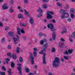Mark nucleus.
<instances>
[{
  "mask_svg": "<svg viewBox=\"0 0 75 75\" xmlns=\"http://www.w3.org/2000/svg\"><path fill=\"white\" fill-rule=\"evenodd\" d=\"M60 60L58 57H55L54 60L53 61L52 66L53 67H58L60 64Z\"/></svg>",
  "mask_w": 75,
  "mask_h": 75,
  "instance_id": "f257e3e1",
  "label": "nucleus"
},
{
  "mask_svg": "<svg viewBox=\"0 0 75 75\" xmlns=\"http://www.w3.org/2000/svg\"><path fill=\"white\" fill-rule=\"evenodd\" d=\"M60 13L61 14V18H67L69 17V14L68 13L66 12L65 10L64 9H61L60 11Z\"/></svg>",
  "mask_w": 75,
  "mask_h": 75,
  "instance_id": "f03ea898",
  "label": "nucleus"
},
{
  "mask_svg": "<svg viewBox=\"0 0 75 75\" xmlns=\"http://www.w3.org/2000/svg\"><path fill=\"white\" fill-rule=\"evenodd\" d=\"M30 56L29 57V61H31V64H34V57L33 56V54L31 52L30 53Z\"/></svg>",
  "mask_w": 75,
  "mask_h": 75,
  "instance_id": "7ed1b4c3",
  "label": "nucleus"
},
{
  "mask_svg": "<svg viewBox=\"0 0 75 75\" xmlns=\"http://www.w3.org/2000/svg\"><path fill=\"white\" fill-rule=\"evenodd\" d=\"M47 27L48 28H50L52 31H54L55 30V29L54 28V25L52 24H50L47 25Z\"/></svg>",
  "mask_w": 75,
  "mask_h": 75,
  "instance_id": "20e7f679",
  "label": "nucleus"
},
{
  "mask_svg": "<svg viewBox=\"0 0 75 75\" xmlns=\"http://www.w3.org/2000/svg\"><path fill=\"white\" fill-rule=\"evenodd\" d=\"M16 37H17V38H15L14 36L13 38L15 44H17V41L18 40V39L19 38V37H18V35H17Z\"/></svg>",
  "mask_w": 75,
  "mask_h": 75,
  "instance_id": "39448f33",
  "label": "nucleus"
},
{
  "mask_svg": "<svg viewBox=\"0 0 75 75\" xmlns=\"http://www.w3.org/2000/svg\"><path fill=\"white\" fill-rule=\"evenodd\" d=\"M45 54H43V63L44 64H47V62L45 61Z\"/></svg>",
  "mask_w": 75,
  "mask_h": 75,
  "instance_id": "423d86ee",
  "label": "nucleus"
},
{
  "mask_svg": "<svg viewBox=\"0 0 75 75\" xmlns=\"http://www.w3.org/2000/svg\"><path fill=\"white\" fill-rule=\"evenodd\" d=\"M17 69H18V71H19V74L21 75H22L21 72V70H22V68L21 67H17Z\"/></svg>",
  "mask_w": 75,
  "mask_h": 75,
  "instance_id": "0eeeda50",
  "label": "nucleus"
},
{
  "mask_svg": "<svg viewBox=\"0 0 75 75\" xmlns=\"http://www.w3.org/2000/svg\"><path fill=\"white\" fill-rule=\"evenodd\" d=\"M24 11H25V14L28 16L29 17H30V13H29L28 12H27L25 9H24Z\"/></svg>",
  "mask_w": 75,
  "mask_h": 75,
  "instance_id": "6e6552de",
  "label": "nucleus"
},
{
  "mask_svg": "<svg viewBox=\"0 0 75 75\" xmlns=\"http://www.w3.org/2000/svg\"><path fill=\"white\" fill-rule=\"evenodd\" d=\"M14 33L12 31L9 32L8 33L9 35H10V36H11V37H13V38L14 37Z\"/></svg>",
  "mask_w": 75,
  "mask_h": 75,
  "instance_id": "1a4fd4ad",
  "label": "nucleus"
},
{
  "mask_svg": "<svg viewBox=\"0 0 75 75\" xmlns=\"http://www.w3.org/2000/svg\"><path fill=\"white\" fill-rule=\"evenodd\" d=\"M47 18L48 19H51L52 18V15L49 13H47Z\"/></svg>",
  "mask_w": 75,
  "mask_h": 75,
  "instance_id": "9d476101",
  "label": "nucleus"
},
{
  "mask_svg": "<svg viewBox=\"0 0 75 75\" xmlns=\"http://www.w3.org/2000/svg\"><path fill=\"white\" fill-rule=\"evenodd\" d=\"M2 8L3 10H6V9H8V7L7 6L6 4H4L2 7Z\"/></svg>",
  "mask_w": 75,
  "mask_h": 75,
  "instance_id": "9b49d317",
  "label": "nucleus"
},
{
  "mask_svg": "<svg viewBox=\"0 0 75 75\" xmlns=\"http://www.w3.org/2000/svg\"><path fill=\"white\" fill-rule=\"evenodd\" d=\"M45 51H46V49L44 48V49L41 50V52H40L39 53V54H44V52H45Z\"/></svg>",
  "mask_w": 75,
  "mask_h": 75,
  "instance_id": "f8f14e48",
  "label": "nucleus"
},
{
  "mask_svg": "<svg viewBox=\"0 0 75 75\" xmlns=\"http://www.w3.org/2000/svg\"><path fill=\"white\" fill-rule=\"evenodd\" d=\"M56 36V35H55V33L54 32L52 33V37L54 40H55V37Z\"/></svg>",
  "mask_w": 75,
  "mask_h": 75,
  "instance_id": "ddd939ff",
  "label": "nucleus"
},
{
  "mask_svg": "<svg viewBox=\"0 0 75 75\" xmlns=\"http://www.w3.org/2000/svg\"><path fill=\"white\" fill-rule=\"evenodd\" d=\"M59 46L60 48H62V47L64 46V43L61 42H60Z\"/></svg>",
  "mask_w": 75,
  "mask_h": 75,
  "instance_id": "4468645a",
  "label": "nucleus"
},
{
  "mask_svg": "<svg viewBox=\"0 0 75 75\" xmlns=\"http://www.w3.org/2000/svg\"><path fill=\"white\" fill-rule=\"evenodd\" d=\"M25 71L27 73H29L30 72V69H28V68H27V67H25Z\"/></svg>",
  "mask_w": 75,
  "mask_h": 75,
  "instance_id": "2eb2a0df",
  "label": "nucleus"
},
{
  "mask_svg": "<svg viewBox=\"0 0 75 75\" xmlns=\"http://www.w3.org/2000/svg\"><path fill=\"white\" fill-rule=\"evenodd\" d=\"M70 12L71 14H74V13H75V9H73L72 8L71 9H70Z\"/></svg>",
  "mask_w": 75,
  "mask_h": 75,
  "instance_id": "dca6fc26",
  "label": "nucleus"
},
{
  "mask_svg": "<svg viewBox=\"0 0 75 75\" xmlns=\"http://www.w3.org/2000/svg\"><path fill=\"white\" fill-rule=\"evenodd\" d=\"M12 57L13 59H17V55L16 54H13L12 55Z\"/></svg>",
  "mask_w": 75,
  "mask_h": 75,
  "instance_id": "f3484780",
  "label": "nucleus"
},
{
  "mask_svg": "<svg viewBox=\"0 0 75 75\" xmlns=\"http://www.w3.org/2000/svg\"><path fill=\"white\" fill-rule=\"evenodd\" d=\"M48 44H46L43 45V46L44 47V49H45V50H47V49L48 46Z\"/></svg>",
  "mask_w": 75,
  "mask_h": 75,
  "instance_id": "a211bd4d",
  "label": "nucleus"
},
{
  "mask_svg": "<svg viewBox=\"0 0 75 75\" xmlns=\"http://www.w3.org/2000/svg\"><path fill=\"white\" fill-rule=\"evenodd\" d=\"M15 66V64L14 63V62H11V68H14Z\"/></svg>",
  "mask_w": 75,
  "mask_h": 75,
  "instance_id": "6ab92c4d",
  "label": "nucleus"
},
{
  "mask_svg": "<svg viewBox=\"0 0 75 75\" xmlns=\"http://www.w3.org/2000/svg\"><path fill=\"white\" fill-rule=\"evenodd\" d=\"M34 20L32 18H30V19L29 20V22H30V24H34Z\"/></svg>",
  "mask_w": 75,
  "mask_h": 75,
  "instance_id": "aec40b11",
  "label": "nucleus"
},
{
  "mask_svg": "<svg viewBox=\"0 0 75 75\" xmlns=\"http://www.w3.org/2000/svg\"><path fill=\"white\" fill-rule=\"evenodd\" d=\"M18 18H23V19L24 18L23 17V16L21 14H19L18 15Z\"/></svg>",
  "mask_w": 75,
  "mask_h": 75,
  "instance_id": "412c9836",
  "label": "nucleus"
},
{
  "mask_svg": "<svg viewBox=\"0 0 75 75\" xmlns=\"http://www.w3.org/2000/svg\"><path fill=\"white\" fill-rule=\"evenodd\" d=\"M71 37H72V38H75V32H73L71 35Z\"/></svg>",
  "mask_w": 75,
  "mask_h": 75,
  "instance_id": "4be33fe9",
  "label": "nucleus"
},
{
  "mask_svg": "<svg viewBox=\"0 0 75 75\" xmlns=\"http://www.w3.org/2000/svg\"><path fill=\"white\" fill-rule=\"evenodd\" d=\"M72 52H73V49H69L68 50V52H69V54H71L72 53Z\"/></svg>",
  "mask_w": 75,
  "mask_h": 75,
  "instance_id": "5701e85b",
  "label": "nucleus"
},
{
  "mask_svg": "<svg viewBox=\"0 0 75 75\" xmlns=\"http://www.w3.org/2000/svg\"><path fill=\"white\" fill-rule=\"evenodd\" d=\"M9 12L10 13H13L14 12V10L13 9L12 7H11L9 8Z\"/></svg>",
  "mask_w": 75,
  "mask_h": 75,
  "instance_id": "b1692460",
  "label": "nucleus"
},
{
  "mask_svg": "<svg viewBox=\"0 0 75 75\" xmlns=\"http://www.w3.org/2000/svg\"><path fill=\"white\" fill-rule=\"evenodd\" d=\"M37 11H38V12H39L40 13H42V11H43L42 10V9H41V8H39L37 10Z\"/></svg>",
  "mask_w": 75,
  "mask_h": 75,
  "instance_id": "393cba45",
  "label": "nucleus"
},
{
  "mask_svg": "<svg viewBox=\"0 0 75 75\" xmlns=\"http://www.w3.org/2000/svg\"><path fill=\"white\" fill-rule=\"evenodd\" d=\"M19 49H20V47H17L16 51L17 53H20Z\"/></svg>",
  "mask_w": 75,
  "mask_h": 75,
  "instance_id": "a878e982",
  "label": "nucleus"
},
{
  "mask_svg": "<svg viewBox=\"0 0 75 75\" xmlns=\"http://www.w3.org/2000/svg\"><path fill=\"white\" fill-rule=\"evenodd\" d=\"M25 25H26V24L25 23H23L20 24V26L21 27H22V26L25 27Z\"/></svg>",
  "mask_w": 75,
  "mask_h": 75,
  "instance_id": "bb28decb",
  "label": "nucleus"
},
{
  "mask_svg": "<svg viewBox=\"0 0 75 75\" xmlns=\"http://www.w3.org/2000/svg\"><path fill=\"white\" fill-rule=\"evenodd\" d=\"M6 61V63H7V64H8V62L10 61V59L9 58H6L5 59Z\"/></svg>",
  "mask_w": 75,
  "mask_h": 75,
  "instance_id": "cd10ccee",
  "label": "nucleus"
},
{
  "mask_svg": "<svg viewBox=\"0 0 75 75\" xmlns=\"http://www.w3.org/2000/svg\"><path fill=\"white\" fill-rule=\"evenodd\" d=\"M24 30V28H22L21 29V32L22 34H24L25 33V31Z\"/></svg>",
  "mask_w": 75,
  "mask_h": 75,
  "instance_id": "c85d7f7f",
  "label": "nucleus"
},
{
  "mask_svg": "<svg viewBox=\"0 0 75 75\" xmlns=\"http://www.w3.org/2000/svg\"><path fill=\"white\" fill-rule=\"evenodd\" d=\"M47 13L49 14H52V15H54V12L52 11H47Z\"/></svg>",
  "mask_w": 75,
  "mask_h": 75,
  "instance_id": "c756f323",
  "label": "nucleus"
},
{
  "mask_svg": "<svg viewBox=\"0 0 75 75\" xmlns=\"http://www.w3.org/2000/svg\"><path fill=\"white\" fill-rule=\"evenodd\" d=\"M0 74L1 75H5L6 73L4 72L0 71Z\"/></svg>",
  "mask_w": 75,
  "mask_h": 75,
  "instance_id": "7c9ffc66",
  "label": "nucleus"
},
{
  "mask_svg": "<svg viewBox=\"0 0 75 75\" xmlns=\"http://www.w3.org/2000/svg\"><path fill=\"white\" fill-rule=\"evenodd\" d=\"M40 45H44V41L43 40H41L40 42Z\"/></svg>",
  "mask_w": 75,
  "mask_h": 75,
  "instance_id": "2f4dec72",
  "label": "nucleus"
},
{
  "mask_svg": "<svg viewBox=\"0 0 75 75\" xmlns=\"http://www.w3.org/2000/svg\"><path fill=\"white\" fill-rule=\"evenodd\" d=\"M4 41H5V38L4 37H3L2 38V40H1V42L3 43L4 42Z\"/></svg>",
  "mask_w": 75,
  "mask_h": 75,
  "instance_id": "473e14b6",
  "label": "nucleus"
},
{
  "mask_svg": "<svg viewBox=\"0 0 75 75\" xmlns=\"http://www.w3.org/2000/svg\"><path fill=\"white\" fill-rule=\"evenodd\" d=\"M64 54H66V55H69V53L68 52V51H65L64 52Z\"/></svg>",
  "mask_w": 75,
  "mask_h": 75,
  "instance_id": "72a5a7b5",
  "label": "nucleus"
},
{
  "mask_svg": "<svg viewBox=\"0 0 75 75\" xmlns=\"http://www.w3.org/2000/svg\"><path fill=\"white\" fill-rule=\"evenodd\" d=\"M7 55L8 56H9L10 57H11V53H7Z\"/></svg>",
  "mask_w": 75,
  "mask_h": 75,
  "instance_id": "f704fd0d",
  "label": "nucleus"
},
{
  "mask_svg": "<svg viewBox=\"0 0 75 75\" xmlns=\"http://www.w3.org/2000/svg\"><path fill=\"white\" fill-rule=\"evenodd\" d=\"M57 5L59 7H61L62 6V4L58 2L57 3Z\"/></svg>",
  "mask_w": 75,
  "mask_h": 75,
  "instance_id": "c9c22d12",
  "label": "nucleus"
},
{
  "mask_svg": "<svg viewBox=\"0 0 75 75\" xmlns=\"http://www.w3.org/2000/svg\"><path fill=\"white\" fill-rule=\"evenodd\" d=\"M23 58L21 57H20L19 58V61L20 62H23Z\"/></svg>",
  "mask_w": 75,
  "mask_h": 75,
  "instance_id": "e433bc0d",
  "label": "nucleus"
},
{
  "mask_svg": "<svg viewBox=\"0 0 75 75\" xmlns=\"http://www.w3.org/2000/svg\"><path fill=\"white\" fill-rule=\"evenodd\" d=\"M63 58H64L65 59H67V60H68L69 59V58L68 57L66 56H64L63 57Z\"/></svg>",
  "mask_w": 75,
  "mask_h": 75,
  "instance_id": "4c0bfd02",
  "label": "nucleus"
},
{
  "mask_svg": "<svg viewBox=\"0 0 75 75\" xmlns=\"http://www.w3.org/2000/svg\"><path fill=\"white\" fill-rule=\"evenodd\" d=\"M8 50H11V46L10 45H9L8 46Z\"/></svg>",
  "mask_w": 75,
  "mask_h": 75,
  "instance_id": "58836bf2",
  "label": "nucleus"
},
{
  "mask_svg": "<svg viewBox=\"0 0 75 75\" xmlns=\"http://www.w3.org/2000/svg\"><path fill=\"white\" fill-rule=\"evenodd\" d=\"M69 40L70 42H73V40H72V38L71 37L69 38Z\"/></svg>",
  "mask_w": 75,
  "mask_h": 75,
  "instance_id": "ea45409f",
  "label": "nucleus"
},
{
  "mask_svg": "<svg viewBox=\"0 0 75 75\" xmlns=\"http://www.w3.org/2000/svg\"><path fill=\"white\" fill-rule=\"evenodd\" d=\"M1 69H2V70H4V71H6V68H5V67H4V66H2Z\"/></svg>",
  "mask_w": 75,
  "mask_h": 75,
  "instance_id": "a19ab883",
  "label": "nucleus"
},
{
  "mask_svg": "<svg viewBox=\"0 0 75 75\" xmlns=\"http://www.w3.org/2000/svg\"><path fill=\"white\" fill-rule=\"evenodd\" d=\"M17 31H20L21 30V29H20V28L18 27H17Z\"/></svg>",
  "mask_w": 75,
  "mask_h": 75,
  "instance_id": "79ce46f5",
  "label": "nucleus"
},
{
  "mask_svg": "<svg viewBox=\"0 0 75 75\" xmlns=\"http://www.w3.org/2000/svg\"><path fill=\"white\" fill-rule=\"evenodd\" d=\"M24 3H25V4H27L28 2V0H24Z\"/></svg>",
  "mask_w": 75,
  "mask_h": 75,
  "instance_id": "37998d69",
  "label": "nucleus"
},
{
  "mask_svg": "<svg viewBox=\"0 0 75 75\" xmlns=\"http://www.w3.org/2000/svg\"><path fill=\"white\" fill-rule=\"evenodd\" d=\"M71 17L72 18H74V15L73 13H71Z\"/></svg>",
  "mask_w": 75,
  "mask_h": 75,
  "instance_id": "c03bdc74",
  "label": "nucleus"
},
{
  "mask_svg": "<svg viewBox=\"0 0 75 75\" xmlns=\"http://www.w3.org/2000/svg\"><path fill=\"white\" fill-rule=\"evenodd\" d=\"M52 51L53 52H55V48H54V47L52 48Z\"/></svg>",
  "mask_w": 75,
  "mask_h": 75,
  "instance_id": "a18cd8bd",
  "label": "nucleus"
},
{
  "mask_svg": "<svg viewBox=\"0 0 75 75\" xmlns=\"http://www.w3.org/2000/svg\"><path fill=\"white\" fill-rule=\"evenodd\" d=\"M39 15L40 16L38 15L37 16H38V18H40V17H41V16H42V14L40 13L39 14Z\"/></svg>",
  "mask_w": 75,
  "mask_h": 75,
  "instance_id": "49530a36",
  "label": "nucleus"
},
{
  "mask_svg": "<svg viewBox=\"0 0 75 75\" xmlns=\"http://www.w3.org/2000/svg\"><path fill=\"white\" fill-rule=\"evenodd\" d=\"M33 54L35 57H36L37 56V52L36 51L34 52H33Z\"/></svg>",
  "mask_w": 75,
  "mask_h": 75,
  "instance_id": "de8ad7c7",
  "label": "nucleus"
},
{
  "mask_svg": "<svg viewBox=\"0 0 75 75\" xmlns=\"http://www.w3.org/2000/svg\"><path fill=\"white\" fill-rule=\"evenodd\" d=\"M8 73H11V69L10 68L9 69V71H8Z\"/></svg>",
  "mask_w": 75,
  "mask_h": 75,
  "instance_id": "09e8293b",
  "label": "nucleus"
},
{
  "mask_svg": "<svg viewBox=\"0 0 75 75\" xmlns=\"http://www.w3.org/2000/svg\"><path fill=\"white\" fill-rule=\"evenodd\" d=\"M67 20L69 22H71V19L69 18H67Z\"/></svg>",
  "mask_w": 75,
  "mask_h": 75,
  "instance_id": "8fccbe9b",
  "label": "nucleus"
},
{
  "mask_svg": "<svg viewBox=\"0 0 75 75\" xmlns=\"http://www.w3.org/2000/svg\"><path fill=\"white\" fill-rule=\"evenodd\" d=\"M43 2H45V3H48L49 1V0H43Z\"/></svg>",
  "mask_w": 75,
  "mask_h": 75,
  "instance_id": "3c124183",
  "label": "nucleus"
},
{
  "mask_svg": "<svg viewBox=\"0 0 75 75\" xmlns=\"http://www.w3.org/2000/svg\"><path fill=\"white\" fill-rule=\"evenodd\" d=\"M60 40L62 41H63V42L65 41V40H64V38H61L60 39Z\"/></svg>",
  "mask_w": 75,
  "mask_h": 75,
  "instance_id": "603ef678",
  "label": "nucleus"
},
{
  "mask_svg": "<svg viewBox=\"0 0 75 75\" xmlns=\"http://www.w3.org/2000/svg\"><path fill=\"white\" fill-rule=\"evenodd\" d=\"M23 38L25 41H26V40H27V37L26 36H23Z\"/></svg>",
  "mask_w": 75,
  "mask_h": 75,
  "instance_id": "864d4df0",
  "label": "nucleus"
},
{
  "mask_svg": "<svg viewBox=\"0 0 75 75\" xmlns=\"http://www.w3.org/2000/svg\"><path fill=\"white\" fill-rule=\"evenodd\" d=\"M39 35L40 37H42L43 36V34L41 33H39Z\"/></svg>",
  "mask_w": 75,
  "mask_h": 75,
  "instance_id": "5fc2aeb1",
  "label": "nucleus"
},
{
  "mask_svg": "<svg viewBox=\"0 0 75 75\" xmlns=\"http://www.w3.org/2000/svg\"><path fill=\"white\" fill-rule=\"evenodd\" d=\"M42 7L44 8H47V6H46V5H43Z\"/></svg>",
  "mask_w": 75,
  "mask_h": 75,
  "instance_id": "6e6d98bb",
  "label": "nucleus"
},
{
  "mask_svg": "<svg viewBox=\"0 0 75 75\" xmlns=\"http://www.w3.org/2000/svg\"><path fill=\"white\" fill-rule=\"evenodd\" d=\"M52 21V23H56V22H55V20L54 19H53Z\"/></svg>",
  "mask_w": 75,
  "mask_h": 75,
  "instance_id": "4d7b16f0",
  "label": "nucleus"
},
{
  "mask_svg": "<svg viewBox=\"0 0 75 75\" xmlns=\"http://www.w3.org/2000/svg\"><path fill=\"white\" fill-rule=\"evenodd\" d=\"M48 75H52V73L51 72H49L48 73Z\"/></svg>",
  "mask_w": 75,
  "mask_h": 75,
  "instance_id": "13d9d810",
  "label": "nucleus"
},
{
  "mask_svg": "<svg viewBox=\"0 0 75 75\" xmlns=\"http://www.w3.org/2000/svg\"><path fill=\"white\" fill-rule=\"evenodd\" d=\"M33 50L34 51H37L38 50L37 48L36 47L34 48L33 49Z\"/></svg>",
  "mask_w": 75,
  "mask_h": 75,
  "instance_id": "bf43d9fd",
  "label": "nucleus"
},
{
  "mask_svg": "<svg viewBox=\"0 0 75 75\" xmlns=\"http://www.w3.org/2000/svg\"><path fill=\"white\" fill-rule=\"evenodd\" d=\"M61 61H62V62H64V59H63L62 58H61Z\"/></svg>",
  "mask_w": 75,
  "mask_h": 75,
  "instance_id": "052dcab7",
  "label": "nucleus"
},
{
  "mask_svg": "<svg viewBox=\"0 0 75 75\" xmlns=\"http://www.w3.org/2000/svg\"><path fill=\"white\" fill-rule=\"evenodd\" d=\"M3 24H2V23L0 22V27H3Z\"/></svg>",
  "mask_w": 75,
  "mask_h": 75,
  "instance_id": "680f3d73",
  "label": "nucleus"
},
{
  "mask_svg": "<svg viewBox=\"0 0 75 75\" xmlns=\"http://www.w3.org/2000/svg\"><path fill=\"white\" fill-rule=\"evenodd\" d=\"M20 31H17V33L18 34V35H20V34H21Z\"/></svg>",
  "mask_w": 75,
  "mask_h": 75,
  "instance_id": "e2e57ef3",
  "label": "nucleus"
},
{
  "mask_svg": "<svg viewBox=\"0 0 75 75\" xmlns=\"http://www.w3.org/2000/svg\"><path fill=\"white\" fill-rule=\"evenodd\" d=\"M14 3V1H13V0H11V1L10 2V4H13Z\"/></svg>",
  "mask_w": 75,
  "mask_h": 75,
  "instance_id": "0e129e2a",
  "label": "nucleus"
},
{
  "mask_svg": "<svg viewBox=\"0 0 75 75\" xmlns=\"http://www.w3.org/2000/svg\"><path fill=\"white\" fill-rule=\"evenodd\" d=\"M8 29H9V27H6L5 28V30H7Z\"/></svg>",
  "mask_w": 75,
  "mask_h": 75,
  "instance_id": "69168bd1",
  "label": "nucleus"
},
{
  "mask_svg": "<svg viewBox=\"0 0 75 75\" xmlns=\"http://www.w3.org/2000/svg\"><path fill=\"white\" fill-rule=\"evenodd\" d=\"M67 30L66 29H64L63 30V32H64V33H67Z\"/></svg>",
  "mask_w": 75,
  "mask_h": 75,
  "instance_id": "338daca9",
  "label": "nucleus"
},
{
  "mask_svg": "<svg viewBox=\"0 0 75 75\" xmlns=\"http://www.w3.org/2000/svg\"><path fill=\"white\" fill-rule=\"evenodd\" d=\"M28 75H34V74L33 73H29Z\"/></svg>",
  "mask_w": 75,
  "mask_h": 75,
  "instance_id": "774afa93",
  "label": "nucleus"
}]
</instances>
